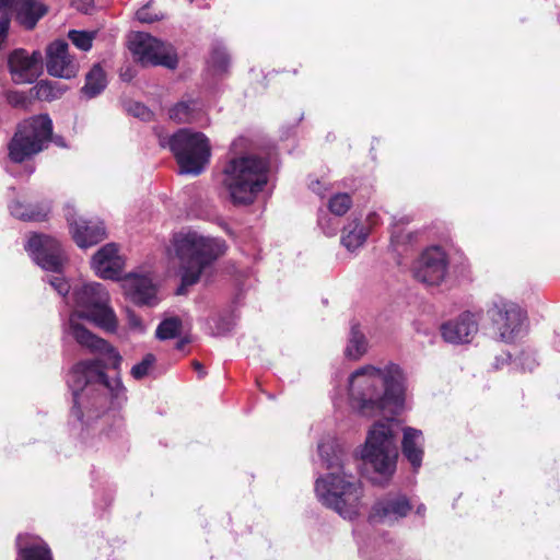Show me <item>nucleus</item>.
<instances>
[{"mask_svg":"<svg viewBox=\"0 0 560 560\" xmlns=\"http://www.w3.org/2000/svg\"><path fill=\"white\" fill-rule=\"evenodd\" d=\"M159 143L168 148L176 159L180 174L199 175L209 164L211 147L209 139L200 131L180 128L172 136H160Z\"/></svg>","mask_w":560,"mask_h":560,"instance_id":"obj_7","label":"nucleus"},{"mask_svg":"<svg viewBox=\"0 0 560 560\" xmlns=\"http://www.w3.org/2000/svg\"><path fill=\"white\" fill-rule=\"evenodd\" d=\"M168 117L177 124H208L205 104L196 97H184L168 109Z\"/></svg>","mask_w":560,"mask_h":560,"instance_id":"obj_20","label":"nucleus"},{"mask_svg":"<svg viewBox=\"0 0 560 560\" xmlns=\"http://www.w3.org/2000/svg\"><path fill=\"white\" fill-rule=\"evenodd\" d=\"M4 98L9 105L15 108H26L30 102L26 93L18 90H7Z\"/></svg>","mask_w":560,"mask_h":560,"instance_id":"obj_37","label":"nucleus"},{"mask_svg":"<svg viewBox=\"0 0 560 560\" xmlns=\"http://www.w3.org/2000/svg\"><path fill=\"white\" fill-rule=\"evenodd\" d=\"M194 1H195V0H189V2H190V3H191V2H194Z\"/></svg>","mask_w":560,"mask_h":560,"instance_id":"obj_50","label":"nucleus"},{"mask_svg":"<svg viewBox=\"0 0 560 560\" xmlns=\"http://www.w3.org/2000/svg\"><path fill=\"white\" fill-rule=\"evenodd\" d=\"M411 509L412 505L405 494L389 492L375 501L369 515V522L393 524L406 517Z\"/></svg>","mask_w":560,"mask_h":560,"instance_id":"obj_14","label":"nucleus"},{"mask_svg":"<svg viewBox=\"0 0 560 560\" xmlns=\"http://www.w3.org/2000/svg\"><path fill=\"white\" fill-rule=\"evenodd\" d=\"M25 250L42 269L61 273L67 257L60 242L55 237L34 233L25 244Z\"/></svg>","mask_w":560,"mask_h":560,"instance_id":"obj_10","label":"nucleus"},{"mask_svg":"<svg viewBox=\"0 0 560 560\" xmlns=\"http://www.w3.org/2000/svg\"><path fill=\"white\" fill-rule=\"evenodd\" d=\"M18 555L15 560H54L49 546L42 539L28 541L20 534L16 537Z\"/></svg>","mask_w":560,"mask_h":560,"instance_id":"obj_23","label":"nucleus"},{"mask_svg":"<svg viewBox=\"0 0 560 560\" xmlns=\"http://www.w3.org/2000/svg\"><path fill=\"white\" fill-rule=\"evenodd\" d=\"M46 69L55 78L72 79L77 75L79 65L69 54L65 39H56L46 48Z\"/></svg>","mask_w":560,"mask_h":560,"instance_id":"obj_15","label":"nucleus"},{"mask_svg":"<svg viewBox=\"0 0 560 560\" xmlns=\"http://www.w3.org/2000/svg\"><path fill=\"white\" fill-rule=\"evenodd\" d=\"M127 112L131 116L139 118L142 121H151L154 116L153 112L148 106L139 102L129 103L127 106Z\"/></svg>","mask_w":560,"mask_h":560,"instance_id":"obj_36","label":"nucleus"},{"mask_svg":"<svg viewBox=\"0 0 560 560\" xmlns=\"http://www.w3.org/2000/svg\"><path fill=\"white\" fill-rule=\"evenodd\" d=\"M52 120L47 114L20 121L8 143V156L13 163H23L46 150L51 142Z\"/></svg>","mask_w":560,"mask_h":560,"instance_id":"obj_8","label":"nucleus"},{"mask_svg":"<svg viewBox=\"0 0 560 560\" xmlns=\"http://www.w3.org/2000/svg\"><path fill=\"white\" fill-rule=\"evenodd\" d=\"M213 325L211 326L213 336H225L230 334L235 327V317L231 313L220 314L212 318Z\"/></svg>","mask_w":560,"mask_h":560,"instance_id":"obj_31","label":"nucleus"},{"mask_svg":"<svg viewBox=\"0 0 560 560\" xmlns=\"http://www.w3.org/2000/svg\"><path fill=\"white\" fill-rule=\"evenodd\" d=\"M488 315L504 342H512L518 337L526 318L525 312L517 304L502 298L493 302Z\"/></svg>","mask_w":560,"mask_h":560,"instance_id":"obj_11","label":"nucleus"},{"mask_svg":"<svg viewBox=\"0 0 560 560\" xmlns=\"http://www.w3.org/2000/svg\"><path fill=\"white\" fill-rule=\"evenodd\" d=\"M48 10V5L40 0H16L15 21L24 30L32 31Z\"/></svg>","mask_w":560,"mask_h":560,"instance_id":"obj_21","label":"nucleus"},{"mask_svg":"<svg viewBox=\"0 0 560 560\" xmlns=\"http://www.w3.org/2000/svg\"><path fill=\"white\" fill-rule=\"evenodd\" d=\"M150 4H151V1L148 2L147 4H144L143 7H141L136 12V16H137L138 21H140L142 23H153V22L161 21L164 19L163 14L151 13Z\"/></svg>","mask_w":560,"mask_h":560,"instance_id":"obj_38","label":"nucleus"},{"mask_svg":"<svg viewBox=\"0 0 560 560\" xmlns=\"http://www.w3.org/2000/svg\"><path fill=\"white\" fill-rule=\"evenodd\" d=\"M209 65L214 74L222 75L229 72L231 58L226 48L219 42L212 45Z\"/></svg>","mask_w":560,"mask_h":560,"instance_id":"obj_27","label":"nucleus"},{"mask_svg":"<svg viewBox=\"0 0 560 560\" xmlns=\"http://www.w3.org/2000/svg\"><path fill=\"white\" fill-rule=\"evenodd\" d=\"M127 298L138 306H154L158 304L156 287L145 275L130 273L122 283Z\"/></svg>","mask_w":560,"mask_h":560,"instance_id":"obj_17","label":"nucleus"},{"mask_svg":"<svg viewBox=\"0 0 560 560\" xmlns=\"http://www.w3.org/2000/svg\"><path fill=\"white\" fill-rule=\"evenodd\" d=\"M16 0H0V13L15 11Z\"/></svg>","mask_w":560,"mask_h":560,"instance_id":"obj_42","label":"nucleus"},{"mask_svg":"<svg viewBox=\"0 0 560 560\" xmlns=\"http://www.w3.org/2000/svg\"><path fill=\"white\" fill-rule=\"evenodd\" d=\"M92 268L102 279L119 280L124 270L125 261L118 255L115 243L102 246L92 258Z\"/></svg>","mask_w":560,"mask_h":560,"instance_id":"obj_16","label":"nucleus"},{"mask_svg":"<svg viewBox=\"0 0 560 560\" xmlns=\"http://www.w3.org/2000/svg\"><path fill=\"white\" fill-rule=\"evenodd\" d=\"M318 454L326 468L332 471L316 479V497L323 505L345 520H354L359 515L362 498L360 481L343 471L341 450L332 441L320 442Z\"/></svg>","mask_w":560,"mask_h":560,"instance_id":"obj_3","label":"nucleus"},{"mask_svg":"<svg viewBox=\"0 0 560 560\" xmlns=\"http://www.w3.org/2000/svg\"><path fill=\"white\" fill-rule=\"evenodd\" d=\"M155 362V355L147 353L139 363L132 366L130 371L131 376L137 381L144 378Z\"/></svg>","mask_w":560,"mask_h":560,"instance_id":"obj_35","label":"nucleus"},{"mask_svg":"<svg viewBox=\"0 0 560 560\" xmlns=\"http://www.w3.org/2000/svg\"><path fill=\"white\" fill-rule=\"evenodd\" d=\"M129 48L142 66H163L168 69L177 67V55L172 46L148 33H137L130 40Z\"/></svg>","mask_w":560,"mask_h":560,"instance_id":"obj_9","label":"nucleus"},{"mask_svg":"<svg viewBox=\"0 0 560 560\" xmlns=\"http://www.w3.org/2000/svg\"><path fill=\"white\" fill-rule=\"evenodd\" d=\"M376 218V213H372L368 217V220L370 221L371 224H374L375 223V219Z\"/></svg>","mask_w":560,"mask_h":560,"instance_id":"obj_48","label":"nucleus"},{"mask_svg":"<svg viewBox=\"0 0 560 560\" xmlns=\"http://www.w3.org/2000/svg\"><path fill=\"white\" fill-rule=\"evenodd\" d=\"M269 161L254 154L231 159L223 168V185L235 206L254 203L269 180Z\"/></svg>","mask_w":560,"mask_h":560,"instance_id":"obj_5","label":"nucleus"},{"mask_svg":"<svg viewBox=\"0 0 560 560\" xmlns=\"http://www.w3.org/2000/svg\"><path fill=\"white\" fill-rule=\"evenodd\" d=\"M318 225L327 236H334L338 231V222L328 214L318 218Z\"/></svg>","mask_w":560,"mask_h":560,"instance_id":"obj_39","label":"nucleus"},{"mask_svg":"<svg viewBox=\"0 0 560 560\" xmlns=\"http://www.w3.org/2000/svg\"><path fill=\"white\" fill-rule=\"evenodd\" d=\"M49 284L58 292L59 295L66 296L69 293L70 284L60 276L47 278Z\"/></svg>","mask_w":560,"mask_h":560,"instance_id":"obj_40","label":"nucleus"},{"mask_svg":"<svg viewBox=\"0 0 560 560\" xmlns=\"http://www.w3.org/2000/svg\"><path fill=\"white\" fill-rule=\"evenodd\" d=\"M67 221L70 225L72 237L79 247L94 246L106 237L105 225L100 220L83 218L75 220L72 215H67Z\"/></svg>","mask_w":560,"mask_h":560,"instance_id":"obj_18","label":"nucleus"},{"mask_svg":"<svg viewBox=\"0 0 560 560\" xmlns=\"http://www.w3.org/2000/svg\"><path fill=\"white\" fill-rule=\"evenodd\" d=\"M368 349V341L364 334L360 330L358 323H352L349 334L348 345L345 349L347 358L358 360Z\"/></svg>","mask_w":560,"mask_h":560,"instance_id":"obj_26","label":"nucleus"},{"mask_svg":"<svg viewBox=\"0 0 560 560\" xmlns=\"http://www.w3.org/2000/svg\"><path fill=\"white\" fill-rule=\"evenodd\" d=\"M398 452L395 433L389 421L376 422L369 431L361 458L375 474L373 483L384 486L396 470Z\"/></svg>","mask_w":560,"mask_h":560,"instance_id":"obj_6","label":"nucleus"},{"mask_svg":"<svg viewBox=\"0 0 560 560\" xmlns=\"http://www.w3.org/2000/svg\"><path fill=\"white\" fill-rule=\"evenodd\" d=\"M352 408L364 417L398 413L405 400V374L393 362L383 368L364 365L349 376Z\"/></svg>","mask_w":560,"mask_h":560,"instance_id":"obj_2","label":"nucleus"},{"mask_svg":"<svg viewBox=\"0 0 560 560\" xmlns=\"http://www.w3.org/2000/svg\"><path fill=\"white\" fill-rule=\"evenodd\" d=\"M448 271V258L439 246L422 252L412 267L413 277L427 287L440 285Z\"/></svg>","mask_w":560,"mask_h":560,"instance_id":"obj_12","label":"nucleus"},{"mask_svg":"<svg viewBox=\"0 0 560 560\" xmlns=\"http://www.w3.org/2000/svg\"><path fill=\"white\" fill-rule=\"evenodd\" d=\"M424 512H425V506H424V504H420V505H418V508H417V510H416V513H417L418 515H421V516H422V515L424 514Z\"/></svg>","mask_w":560,"mask_h":560,"instance_id":"obj_47","label":"nucleus"},{"mask_svg":"<svg viewBox=\"0 0 560 560\" xmlns=\"http://www.w3.org/2000/svg\"><path fill=\"white\" fill-rule=\"evenodd\" d=\"M310 188L312 189L313 192L317 194L319 197L323 198L325 196L326 188L325 189L323 188V184L320 180L316 179L314 182H311Z\"/></svg>","mask_w":560,"mask_h":560,"instance_id":"obj_43","label":"nucleus"},{"mask_svg":"<svg viewBox=\"0 0 560 560\" xmlns=\"http://www.w3.org/2000/svg\"><path fill=\"white\" fill-rule=\"evenodd\" d=\"M478 331V324L474 314L465 312L457 318L448 320L441 326L443 339L448 343H468Z\"/></svg>","mask_w":560,"mask_h":560,"instance_id":"obj_19","label":"nucleus"},{"mask_svg":"<svg viewBox=\"0 0 560 560\" xmlns=\"http://www.w3.org/2000/svg\"><path fill=\"white\" fill-rule=\"evenodd\" d=\"M368 235L369 231L354 219L343 228L340 242L349 252H354L365 243Z\"/></svg>","mask_w":560,"mask_h":560,"instance_id":"obj_25","label":"nucleus"},{"mask_svg":"<svg viewBox=\"0 0 560 560\" xmlns=\"http://www.w3.org/2000/svg\"><path fill=\"white\" fill-rule=\"evenodd\" d=\"M72 299L78 310L69 317L68 332L80 346L105 355L107 363L101 359L84 360L72 368L67 378L72 392L70 417L81 424L83 440L91 430L109 439L120 438L124 421L116 409L127 400L126 388L118 375L109 378L105 370L118 371L122 358L110 343L77 322L83 318L107 332H115L118 327L116 314L109 306L108 292L101 283L74 287Z\"/></svg>","mask_w":560,"mask_h":560,"instance_id":"obj_1","label":"nucleus"},{"mask_svg":"<svg viewBox=\"0 0 560 560\" xmlns=\"http://www.w3.org/2000/svg\"><path fill=\"white\" fill-rule=\"evenodd\" d=\"M180 328L182 320L178 317H168L159 324L155 336L160 340L173 339L179 335Z\"/></svg>","mask_w":560,"mask_h":560,"instance_id":"obj_30","label":"nucleus"},{"mask_svg":"<svg viewBox=\"0 0 560 560\" xmlns=\"http://www.w3.org/2000/svg\"><path fill=\"white\" fill-rule=\"evenodd\" d=\"M400 223L402 225L409 223L408 218H401L398 222H395L393 224L392 229V235H390V243L392 246L397 249L400 245L409 244L412 241V233H405L402 228L400 226Z\"/></svg>","mask_w":560,"mask_h":560,"instance_id":"obj_33","label":"nucleus"},{"mask_svg":"<svg viewBox=\"0 0 560 560\" xmlns=\"http://www.w3.org/2000/svg\"><path fill=\"white\" fill-rule=\"evenodd\" d=\"M34 90L39 100L51 102L61 97L67 88L57 81L40 80L37 82Z\"/></svg>","mask_w":560,"mask_h":560,"instance_id":"obj_28","label":"nucleus"},{"mask_svg":"<svg viewBox=\"0 0 560 560\" xmlns=\"http://www.w3.org/2000/svg\"><path fill=\"white\" fill-rule=\"evenodd\" d=\"M189 342V340L187 338H182L179 339L177 342H176V346L175 348L177 350H183L185 348V346Z\"/></svg>","mask_w":560,"mask_h":560,"instance_id":"obj_46","label":"nucleus"},{"mask_svg":"<svg viewBox=\"0 0 560 560\" xmlns=\"http://www.w3.org/2000/svg\"><path fill=\"white\" fill-rule=\"evenodd\" d=\"M534 366H535V361H534V360H530V362H529V363H528V365H527V369H528L529 371H532V370L534 369Z\"/></svg>","mask_w":560,"mask_h":560,"instance_id":"obj_49","label":"nucleus"},{"mask_svg":"<svg viewBox=\"0 0 560 560\" xmlns=\"http://www.w3.org/2000/svg\"><path fill=\"white\" fill-rule=\"evenodd\" d=\"M68 38L71 43L83 51H88L92 48L93 34L86 31L71 30L68 33Z\"/></svg>","mask_w":560,"mask_h":560,"instance_id":"obj_34","label":"nucleus"},{"mask_svg":"<svg viewBox=\"0 0 560 560\" xmlns=\"http://www.w3.org/2000/svg\"><path fill=\"white\" fill-rule=\"evenodd\" d=\"M194 370L198 373V377L202 378L206 374L203 365L199 361L192 362Z\"/></svg>","mask_w":560,"mask_h":560,"instance_id":"obj_44","label":"nucleus"},{"mask_svg":"<svg viewBox=\"0 0 560 560\" xmlns=\"http://www.w3.org/2000/svg\"><path fill=\"white\" fill-rule=\"evenodd\" d=\"M49 211L48 207H32L18 203L12 213L23 221H43Z\"/></svg>","mask_w":560,"mask_h":560,"instance_id":"obj_29","label":"nucleus"},{"mask_svg":"<svg viewBox=\"0 0 560 560\" xmlns=\"http://www.w3.org/2000/svg\"><path fill=\"white\" fill-rule=\"evenodd\" d=\"M51 142H54L56 145L61 147V148H66V147H67V144H66V142H65V140H63V138H62V137H60V136H56V137H54V136L51 135Z\"/></svg>","mask_w":560,"mask_h":560,"instance_id":"obj_45","label":"nucleus"},{"mask_svg":"<svg viewBox=\"0 0 560 560\" xmlns=\"http://www.w3.org/2000/svg\"><path fill=\"white\" fill-rule=\"evenodd\" d=\"M128 324L131 328L133 329H138L140 331H142L144 328H143V325H142V320L139 316H137L135 313L130 312L128 314Z\"/></svg>","mask_w":560,"mask_h":560,"instance_id":"obj_41","label":"nucleus"},{"mask_svg":"<svg viewBox=\"0 0 560 560\" xmlns=\"http://www.w3.org/2000/svg\"><path fill=\"white\" fill-rule=\"evenodd\" d=\"M107 83L106 72L100 63H95L85 74V83L80 93L85 100L95 98L104 92Z\"/></svg>","mask_w":560,"mask_h":560,"instance_id":"obj_24","label":"nucleus"},{"mask_svg":"<svg viewBox=\"0 0 560 560\" xmlns=\"http://www.w3.org/2000/svg\"><path fill=\"white\" fill-rule=\"evenodd\" d=\"M402 455L415 470L419 469L423 458V434L420 430L405 428L401 442Z\"/></svg>","mask_w":560,"mask_h":560,"instance_id":"obj_22","label":"nucleus"},{"mask_svg":"<svg viewBox=\"0 0 560 560\" xmlns=\"http://www.w3.org/2000/svg\"><path fill=\"white\" fill-rule=\"evenodd\" d=\"M174 248L180 260V285L176 294L182 295L187 287L196 284L202 272L225 253L226 245L221 238L188 231L174 236Z\"/></svg>","mask_w":560,"mask_h":560,"instance_id":"obj_4","label":"nucleus"},{"mask_svg":"<svg viewBox=\"0 0 560 560\" xmlns=\"http://www.w3.org/2000/svg\"><path fill=\"white\" fill-rule=\"evenodd\" d=\"M351 206L352 199L347 192H339L334 195L328 202L329 211L338 217L346 214Z\"/></svg>","mask_w":560,"mask_h":560,"instance_id":"obj_32","label":"nucleus"},{"mask_svg":"<svg viewBox=\"0 0 560 560\" xmlns=\"http://www.w3.org/2000/svg\"><path fill=\"white\" fill-rule=\"evenodd\" d=\"M8 70L15 84H32L43 72V55L39 50L30 54L15 48L8 56Z\"/></svg>","mask_w":560,"mask_h":560,"instance_id":"obj_13","label":"nucleus"}]
</instances>
